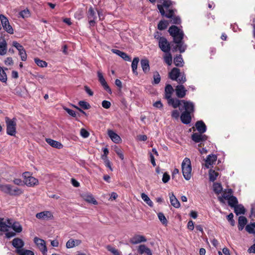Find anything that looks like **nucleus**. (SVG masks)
Instances as JSON below:
<instances>
[{
    "instance_id": "f257e3e1",
    "label": "nucleus",
    "mask_w": 255,
    "mask_h": 255,
    "mask_svg": "<svg viewBox=\"0 0 255 255\" xmlns=\"http://www.w3.org/2000/svg\"><path fill=\"white\" fill-rule=\"evenodd\" d=\"M160 2L162 4H157L158 9L162 16H165L167 18H172V22L174 24H179L181 22L180 18L179 17H173L174 10L170 9L169 7L175 4V2L169 0H160Z\"/></svg>"
},
{
    "instance_id": "f03ea898",
    "label": "nucleus",
    "mask_w": 255,
    "mask_h": 255,
    "mask_svg": "<svg viewBox=\"0 0 255 255\" xmlns=\"http://www.w3.org/2000/svg\"><path fill=\"white\" fill-rule=\"evenodd\" d=\"M182 171L184 178L189 180L192 176V167L191 161L188 158H185L182 162Z\"/></svg>"
},
{
    "instance_id": "7ed1b4c3",
    "label": "nucleus",
    "mask_w": 255,
    "mask_h": 255,
    "mask_svg": "<svg viewBox=\"0 0 255 255\" xmlns=\"http://www.w3.org/2000/svg\"><path fill=\"white\" fill-rule=\"evenodd\" d=\"M10 219L0 218V230L3 232H6L5 236L7 238H10L14 237L15 234L12 232H8L10 229Z\"/></svg>"
},
{
    "instance_id": "20e7f679",
    "label": "nucleus",
    "mask_w": 255,
    "mask_h": 255,
    "mask_svg": "<svg viewBox=\"0 0 255 255\" xmlns=\"http://www.w3.org/2000/svg\"><path fill=\"white\" fill-rule=\"evenodd\" d=\"M170 34L173 37L175 43H179L183 38V32L176 26L172 25L169 28Z\"/></svg>"
},
{
    "instance_id": "39448f33",
    "label": "nucleus",
    "mask_w": 255,
    "mask_h": 255,
    "mask_svg": "<svg viewBox=\"0 0 255 255\" xmlns=\"http://www.w3.org/2000/svg\"><path fill=\"white\" fill-rule=\"evenodd\" d=\"M6 124V133L10 135L14 136L16 133L15 119L10 120L8 118H5Z\"/></svg>"
},
{
    "instance_id": "423d86ee",
    "label": "nucleus",
    "mask_w": 255,
    "mask_h": 255,
    "mask_svg": "<svg viewBox=\"0 0 255 255\" xmlns=\"http://www.w3.org/2000/svg\"><path fill=\"white\" fill-rule=\"evenodd\" d=\"M24 178L23 182L29 187H32L38 184V180L35 177L30 175L29 172H25L22 174Z\"/></svg>"
},
{
    "instance_id": "0eeeda50",
    "label": "nucleus",
    "mask_w": 255,
    "mask_h": 255,
    "mask_svg": "<svg viewBox=\"0 0 255 255\" xmlns=\"http://www.w3.org/2000/svg\"><path fill=\"white\" fill-rule=\"evenodd\" d=\"M33 242L36 245L37 248L40 250L43 255H47V248L46 245V242L43 239L38 237H35Z\"/></svg>"
},
{
    "instance_id": "6e6552de",
    "label": "nucleus",
    "mask_w": 255,
    "mask_h": 255,
    "mask_svg": "<svg viewBox=\"0 0 255 255\" xmlns=\"http://www.w3.org/2000/svg\"><path fill=\"white\" fill-rule=\"evenodd\" d=\"M0 20L3 29L8 33H13V29L10 25L9 21L6 17L3 14L0 15Z\"/></svg>"
},
{
    "instance_id": "1a4fd4ad",
    "label": "nucleus",
    "mask_w": 255,
    "mask_h": 255,
    "mask_svg": "<svg viewBox=\"0 0 255 255\" xmlns=\"http://www.w3.org/2000/svg\"><path fill=\"white\" fill-rule=\"evenodd\" d=\"M159 47L165 53H168L170 50V45L167 39L164 37L159 38L158 41Z\"/></svg>"
},
{
    "instance_id": "9d476101",
    "label": "nucleus",
    "mask_w": 255,
    "mask_h": 255,
    "mask_svg": "<svg viewBox=\"0 0 255 255\" xmlns=\"http://www.w3.org/2000/svg\"><path fill=\"white\" fill-rule=\"evenodd\" d=\"M87 16L90 25L94 26L96 23L97 18V11L94 10L92 7H90L88 10Z\"/></svg>"
},
{
    "instance_id": "9b49d317",
    "label": "nucleus",
    "mask_w": 255,
    "mask_h": 255,
    "mask_svg": "<svg viewBox=\"0 0 255 255\" xmlns=\"http://www.w3.org/2000/svg\"><path fill=\"white\" fill-rule=\"evenodd\" d=\"M35 216L37 219L41 220H52L53 218L52 213L49 211H44L37 213Z\"/></svg>"
},
{
    "instance_id": "f8f14e48",
    "label": "nucleus",
    "mask_w": 255,
    "mask_h": 255,
    "mask_svg": "<svg viewBox=\"0 0 255 255\" xmlns=\"http://www.w3.org/2000/svg\"><path fill=\"white\" fill-rule=\"evenodd\" d=\"M97 76H98L99 82H100L101 84L103 87L104 89L107 92H108L109 94H111L112 93V90L110 89V88L109 87V86H108L107 82L106 81V80H105V78H104V76L103 75V73H102V72H101V70L98 71V72H97Z\"/></svg>"
},
{
    "instance_id": "ddd939ff",
    "label": "nucleus",
    "mask_w": 255,
    "mask_h": 255,
    "mask_svg": "<svg viewBox=\"0 0 255 255\" xmlns=\"http://www.w3.org/2000/svg\"><path fill=\"white\" fill-rule=\"evenodd\" d=\"M233 195V191L231 189H227L224 191L222 196L218 197L219 200L222 203H225V200H228Z\"/></svg>"
},
{
    "instance_id": "4468645a",
    "label": "nucleus",
    "mask_w": 255,
    "mask_h": 255,
    "mask_svg": "<svg viewBox=\"0 0 255 255\" xmlns=\"http://www.w3.org/2000/svg\"><path fill=\"white\" fill-rule=\"evenodd\" d=\"M12 246L16 249V252L18 254V250H22L24 246V243L21 239L14 238L12 241Z\"/></svg>"
},
{
    "instance_id": "2eb2a0df",
    "label": "nucleus",
    "mask_w": 255,
    "mask_h": 255,
    "mask_svg": "<svg viewBox=\"0 0 255 255\" xmlns=\"http://www.w3.org/2000/svg\"><path fill=\"white\" fill-rule=\"evenodd\" d=\"M81 196L83 200L89 203H92L94 205H97L98 204L97 201L94 199L93 195L90 193H83L81 194Z\"/></svg>"
},
{
    "instance_id": "dca6fc26",
    "label": "nucleus",
    "mask_w": 255,
    "mask_h": 255,
    "mask_svg": "<svg viewBox=\"0 0 255 255\" xmlns=\"http://www.w3.org/2000/svg\"><path fill=\"white\" fill-rule=\"evenodd\" d=\"M207 136L201 133H193L192 135V139L196 143L201 142L206 140Z\"/></svg>"
},
{
    "instance_id": "f3484780",
    "label": "nucleus",
    "mask_w": 255,
    "mask_h": 255,
    "mask_svg": "<svg viewBox=\"0 0 255 255\" xmlns=\"http://www.w3.org/2000/svg\"><path fill=\"white\" fill-rule=\"evenodd\" d=\"M217 159V157L215 154H210L209 155L206 160H205V166L207 168H209L211 166H212L216 161Z\"/></svg>"
},
{
    "instance_id": "a211bd4d",
    "label": "nucleus",
    "mask_w": 255,
    "mask_h": 255,
    "mask_svg": "<svg viewBox=\"0 0 255 255\" xmlns=\"http://www.w3.org/2000/svg\"><path fill=\"white\" fill-rule=\"evenodd\" d=\"M182 105H183L185 112L192 113L194 111V104L190 101H185L182 100Z\"/></svg>"
},
{
    "instance_id": "6ab92c4d",
    "label": "nucleus",
    "mask_w": 255,
    "mask_h": 255,
    "mask_svg": "<svg viewBox=\"0 0 255 255\" xmlns=\"http://www.w3.org/2000/svg\"><path fill=\"white\" fill-rule=\"evenodd\" d=\"M10 229H12L16 233H19L22 231V227L20 223L10 219Z\"/></svg>"
},
{
    "instance_id": "aec40b11",
    "label": "nucleus",
    "mask_w": 255,
    "mask_h": 255,
    "mask_svg": "<svg viewBox=\"0 0 255 255\" xmlns=\"http://www.w3.org/2000/svg\"><path fill=\"white\" fill-rule=\"evenodd\" d=\"M187 90L182 85H178L176 87V95L178 98H183L186 94Z\"/></svg>"
},
{
    "instance_id": "412c9836",
    "label": "nucleus",
    "mask_w": 255,
    "mask_h": 255,
    "mask_svg": "<svg viewBox=\"0 0 255 255\" xmlns=\"http://www.w3.org/2000/svg\"><path fill=\"white\" fill-rule=\"evenodd\" d=\"M108 134L114 142L119 143L122 141L121 137L113 130H108Z\"/></svg>"
},
{
    "instance_id": "4be33fe9",
    "label": "nucleus",
    "mask_w": 255,
    "mask_h": 255,
    "mask_svg": "<svg viewBox=\"0 0 255 255\" xmlns=\"http://www.w3.org/2000/svg\"><path fill=\"white\" fill-rule=\"evenodd\" d=\"M81 244V241L80 240L69 239L66 244V247L67 249H71L76 246H78Z\"/></svg>"
},
{
    "instance_id": "5701e85b",
    "label": "nucleus",
    "mask_w": 255,
    "mask_h": 255,
    "mask_svg": "<svg viewBox=\"0 0 255 255\" xmlns=\"http://www.w3.org/2000/svg\"><path fill=\"white\" fill-rule=\"evenodd\" d=\"M146 238L141 235H135L130 239V242L132 244H137L141 242H145Z\"/></svg>"
},
{
    "instance_id": "b1692460",
    "label": "nucleus",
    "mask_w": 255,
    "mask_h": 255,
    "mask_svg": "<svg viewBox=\"0 0 255 255\" xmlns=\"http://www.w3.org/2000/svg\"><path fill=\"white\" fill-rule=\"evenodd\" d=\"M180 74V73L179 69L177 68H174L169 73V76L170 78L172 80L177 81Z\"/></svg>"
},
{
    "instance_id": "393cba45",
    "label": "nucleus",
    "mask_w": 255,
    "mask_h": 255,
    "mask_svg": "<svg viewBox=\"0 0 255 255\" xmlns=\"http://www.w3.org/2000/svg\"><path fill=\"white\" fill-rule=\"evenodd\" d=\"M46 141L51 146L56 148L57 149H61L63 147V145L59 141L54 140L51 138H46Z\"/></svg>"
},
{
    "instance_id": "a878e982",
    "label": "nucleus",
    "mask_w": 255,
    "mask_h": 255,
    "mask_svg": "<svg viewBox=\"0 0 255 255\" xmlns=\"http://www.w3.org/2000/svg\"><path fill=\"white\" fill-rule=\"evenodd\" d=\"M195 126L199 133H203L206 131V126L202 121L197 122Z\"/></svg>"
},
{
    "instance_id": "bb28decb",
    "label": "nucleus",
    "mask_w": 255,
    "mask_h": 255,
    "mask_svg": "<svg viewBox=\"0 0 255 255\" xmlns=\"http://www.w3.org/2000/svg\"><path fill=\"white\" fill-rule=\"evenodd\" d=\"M112 51L122 57L123 59L127 61H129L131 60L130 58L125 52H122L119 50L113 49Z\"/></svg>"
},
{
    "instance_id": "cd10ccee",
    "label": "nucleus",
    "mask_w": 255,
    "mask_h": 255,
    "mask_svg": "<svg viewBox=\"0 0 255 255\" xmlns=\"http://www.w3.org/2000/svg\"><path fill=\"white\" fill-rule=\"evenodd\" d=\"M182 122L185 124H188L191 121L190 113L185 112L182 113L180 117Z\"/></svg>"
},
{
    "instance_id": "c85d7f7f",
    "label": "nucleus",
    "mask_w": 255,
    "mask_h": 255,
    "mask_svg": "<svg viewBox=\"0 0 255 255\" xmlns=\"http://www.w3.org/2000/svg\"><path fill=\"white\" fill-rule=\"evenodd\" d=\"M169 105H171L173 108H176L180 105H182V100H179L177 99L172 98L171 97L167 99Z\"/></svg>"
},
{
    "instance_id": "c756f323",
    "label": "nucleus",
    "mask_w": 255,
    "mask_h": 255,
    "mask_svg": "<svg viewBox=\"0 0 255 255\" xmlns=\"http://www.w3.org/2000/svg\"><path fill=\"white\" fill-rule=\"evenodd\" d=\"M170 201L171 204L175 208L180 207V204L173 193L169 194Z\"/></svg>"
},
{
    "instance_id": "7c9ffc66",
    "label": "nucleus",
    "mask_w": 255,
    "mask_h": 255,
    "mask_svg": "<svg viewBox=\"0 0 255 255\" xmlns=\"http://www.w3.org/2000/svg\"><path fill=\"white\" fill-rule=\"evenodd\" d=\"M23 193V190L17 187L11 185L10 195L12 196H18Z\"/></svg>"
},
{
    "instance_id": "2f4dec72",
    "label": "nucleus",
    "mask_w": 255,
    "mask_h": 255,
    "mask_svg": "<svg viewBox=\"0 0 255 255\" xmlns=\"http://www.w3.org/2000/svg\"><path fill=\"white\" fill-rule=\"evenodd\" d=\"M247 223V219L244 216H240L239 217L238 228L240 231H242L244 228Z\"/></svg>"
},
{
    "instance_id": "473e14b6",
    "label": "nucleus",
    "mask_w": 255,
    "mask_h": 255,
    "mask_svg": "<svg viewBox=\"0 0 255 255\" xmlns=\"http://www.w3.org/2000/svg\"><path fill=\"white\" fill-rule=\"evenodd\" d=\"M141 66L144 73H147L149 71L150 68L149 61L147 59H142L140 61Z\"/></svg>"
},
{
    "instance_id": "72a5a7b5",
    "label": "nucleus",
    "mask_w": 255,
    "mask_h": 255,
    "mask_svg": "<svg viewBox=\"0 0 255 255\" xmlns=\"http://www.w3.org/2000/svg\"><path fill=\"white\" fill-rule=\"evenodd\" d=\"M174 90L171 85L168 84L167 85L165 88V97L166 99L171 97L172 94Z\"/></svg>"
},
{
    "instance_id": "f704fd0d",
    "label": "nucleus",
    "mask_w": 255,
    "mask_h": 255,
    "mask_svg": "<svg viewBox=\"0 0 255 255\" xmlns=\"http://www.w3.org/2000/svg\"><path fill=\"white\" fill-rule=\"evenodd\" d=\"M234 211L237 215L244 214L245 213V209L242 205L238 204L234 207Z\"/></svg>"
},
{
    "instance_id": "c9c22d12",
    "label": "nucleus",
    "mask_w": 255,
    "mask_h": 255,
    "mask_svg": "<svg viewBox=\"0 0 255 255\" xmlns=\"http://www.w3.org/2000/svg\"><path fill=\"white\" fill-rule=\"evenodd\" d=\"M11 185L6 184H0V190L2 192L10 195Z\"/></svg>"
},
{
    "instance_id": "e433bc0d",
    "label": "nucleus",
    "mask_w": 255,
    "mask_h": 255,
    "mask_svg": "<svg viewBox=\"0 0 255 255\" xmlns=\"http://www.w3.org/2000/svg\"><path fill=\"white\" fill-rule=\"evenodd\" d=\"M6 52V42L4 40H0V55H3Z\"/></svg>"
},
{
    "instance_id": "4c0bfd02",
    "label": "nucleus",
    "mask_w": 255,
    "mask_h": 255,
    "mask_svg": "<svg viewBox=\"0 0 255 255\" xmlns=\"http://www.w3.org/2000/svg\"><path fill=\"white\" fill-rule=\"evenodd\" d=\"M139 59L138 57H135L132 62L131 63V68L132 72L135 75H137V72L136 71L137 65L139 62Z\"/></svg>"
},
{
    "instance_id": "58836bf2",
    "label": "nucleus",
    "mask_w": 255,
    "mask_h": 255,
    "mask_svg": "<svg viewBox=\"0 0 255 255\" xmlns=\"http://www.w3.org/2000/svg\"><path fill=\"white\" fill-rule=\"evenodd\" d=\"M219 175L218 172L214 170L210 169L209 171V180L210 181H214Z\"/></svg>"
},
{
    "instance_id": "ea45409f",
    "label": "nucleus",
    "mask_w": 255,
    "mask_h": 255,
    "mask_svg": "<svg viewBox=\"0 0 255 255\" xmlns=\"http://www.w3.org/2000/svg\"><path fill=\"white\" fill-rule=\"evenodd\" d=\"M213 191L217 195H219L223 190V188L220 183H214L213 184Z\"/></svg>"
},
{
    "instance_id": "a19ab883",
    "label": "nucleus",
    "mask_w": 255,
    "mask_h": 255,
    "mask_svg": "<svg viewBox=\"0 0 255 255\" xmlns=\"http://www.w3.org/2000/svg\"><path fill=\"white\" fill-rule=\"evenodd\" d=\"M141 197L142 199L150 207H153V203L148 196L144 193H141Z\"/></svg>"
},
{
    "instance_id": "79ce46f5",
    "label": "nucleus",
    "mask_w": 255,
    "mask_h": 255,
    "mask_svg": "<svg viewBox=\"0 0 255 255\" xmlns=\"http://www.w3.org/2000/svg\"><path fill=\"white\" fill-rule=\"evenodd\" d=\"M7 80V75L4 70L0 66V81L2 83H6Z\"/></svg>"
},
{
    "instance_id": "37998d69",
    "label": "nucleus",
    "mask_w": 255,
    "mask_h": 255,
    "mask_svg": "<svg viewBox=\"0 0 255 255\" xmlns=\"http://www.w3.org/2000/svg\"><path fill=\"white\" fill-rule=\"evenodd\" d=\"M228 201L229 205L231 207L233 208H234L236 205H237L238 203L237 198L236 197L233 196V195L228 200Z\"/></svg>"
},
{
    "instance_id": "c03bdc74",
    "label": "nucleus",
    "mask_w": 255,
    "mask_h": 255,
    "mask_svg": "<svg viewBox=\"0 0 255 255\" xmlns=\"http://www.w3.org/2000/svg\"><path fill=\"white\" fill-rule=\"evenodd\" d=\"M34 60L36 65L39 67L44 68L46 67L48 65V64L46 61L42 60L38 58H35Z\"/></svg>"
},
{
    "instance_id": "a18cd8bd",
    "label": "nucleus",
    "mask_w": 255,
    "mask_h": 255,
    "mask_svg": "<svg viewBox=\"0 0 255 255\" xmlns=\"http://www.w3.org/2000/svg\"><path fill=\"white\" fill-rule=\"evenodd\" d=\"M174 63L176 66L181 67L183 65V60L180 55L174 58Z\"/></svg>"
},
{
    "instance_id": "49530a36",
    "label": "nucleus",
    "mask_w": 255,
    "mask_h": 255,
    "mask_svg": "<svg viewBox=\"0 0 255 255\" xmlns=\"http://www.w3.org/2000/svg\"><path fill=\"white\" fill-rule=\"evenodd\" d=\"M164 60L165 62L168 65H170L171 64L172 58L171 54L169 53V52L168 53H165V54L164 56Z\"/></svg>"
},
{
    "instance_id": "de8ad7c7",
    "label": "nucleus",
    "mask_w": 255,
    "mask_h": 255,
    "mask_svg": "<svg viewBox=\"0 0 255 255\" xmlns=\"http://www.w3.org/2000/svg\"><path fill=\"white\" fill-rule=\"evenodd\" d=\"M246 230L250 234H255V223L247 225Z\"/></svg>"
},
{
    "instance_id": "09e8293b",
    "label": "nucleus",
    "mask_w": 255,
    "mask_h": 255,
    "mask_svg": "<svg viewBox=\"0 0 255 255\" xmlns=\"http://www.w3.org/2000/svg\"><path fill=\"white\" fill-rule=\"evenodd\" d=\"M18 254L19 255H34L33 252L32 251L24 249H23L22 250H18Z\"/></svg>"
},
{
    "instance_id": "8fccbe9b",
    "label": "nucleus",
    "mask_w": 255,
    "mask_h": 255,
    "mask_svg": "<svg viewBox=\"0 0 255 255\" xmlns=\"http://www.w3.org/2000/svg\"><path fill=\"white\" fill-rule=\"evenodd\" d=\"M168 22L165 20H161L158 24V28L159 30H164L167 27Z\"/></svg>"
},
{
    "instance_id": "3c124183",
    "label": "nucleus",
    "mask_w": 255,
    "mask_h": 255,
    "mask_svg": "<svg viewBox=\"0 0 255 255\" xmlns=\"http://www.w3.org/2000/svg\"><path fill=\"white\" fill-rule=\"evenodd\" d=\"M19 15L23 18L28 17L30 16V12L28 9H24L21 11L19 13Z\"/></svg>"
},
{
    "instance_id": "603ef678",
    "label": "nucleus",
    "mask_w": 255,
    "mask_h": 255,
    "mask_svg": "<svg viewBox=\"0 0 255 255\" xmlns=\"http://www.w3.org/2000/svg\"><path fill=\"white\" fill-rule=\"evenodd\" d=\"M79 105L84 110H88L91 108L90 104L84 101H81L79 102Z\"/></svg>"
},
{
    "instance_id": "864d4df0",
    "label": "nucleus",
    "mask_w": 255,
    "mask_h": 255,
    "mask_svg": "<svg viewBox=\"0 0 255 255\" xmlns=\"http://www.w3.org/2000/svg\"><path fill=\"white\" fill-rule=\"evenodd\" d=\"M158 218L160 221L163 224L166 225L167 223V221L164 215L162 213H159L158 214Z\"/></svg>"
},
{
    "instance_id": "5fc2aeb1",
    "label": "nucleus",
    "mask_w": 255,
    "mask_h": 255,
    "mask_svg": "<svg viewBox=\"0 0 255 255\" xmlns=\"http://www.w3.org/2000/svg\"><path fill=\"white\" fill-rule=\"evenodd\" d=\"M176 43L177 44V47L181 53L185 51L186 47V45H184L182 42V40L179 42V43Z\"/></svg>"
},
{
    "instance_id": "6e6d98bb",
    "label": "nucleus",
    "mask_w": 255,
    "mask_h": 255,
    "mask_svg": "<svg viewBox=\"0 0 255 255\" xmlns=\"http://www.w3.org/2000/svg\"><path fill=\"white\" fill-rule=\"evenodd\" d=\"M19 55L20 57L21 60L25 61L27 59V54L24 49L18 52Z\"/></svg>"
},
{
    "instance_id": "4d7b16f0",
    "label": "nucleus",
    "mask_w": 255,
    "mask_h": 255,
    "mask_svg": "<svg viewBox=\"0 0 255 255\" xmlns=\"http://www.w3.org/2000/svg\"><path fill=\"white\" fill-rule=\"evenodd\" d=\"M80 133L81 136L84 138L88 137L90 135L89 132L84 128L80 129Z\"/></svg>"
},
{
    "instance_id": "13d9d810",
    "label": "nucleus",
    "mask_w": 255,
    "mask_h": 255,
    "mask_svg": "<svg viewBox=\"0 0 255 255\" xmlns=\"http://www.w3.org/2000/svg\"><path fill=\"white\" fill-rule=\"evenodd\" d=\"M115 151L122 160L124 159V156L122 150L120 148H118L117 146H115Z\"/></svg>"
},
{
    "instance_id": "bf43d9fd",
    "label": "nucleus",
    "mask_w": 255,
    "mask_h": 255,
    "mask_svg": "<svg viewBox=\"0 0 255 255\" xmlns=\"http://www.w3.org/2000/svg\"><path fill=\"white\" fill-rule=\"evenodd\" d=\"M148 250V248H147L145 245H140L138 247V252L140 254H142L143 253H146V251Z\"/></svg>"
},
{
    "instance_id": "052dcab7",
    "label": "nucleus",
    "mask_w": 255,
    "mask_h": 255,
    "mask_svg": "<svg viewBox=\"0 0 255 255\" xmlns=\"http://www.w3.org/2000/svg\"><path fill=\"white\" fill-rule=\"evenodd\" d=\"M153 83L155 84H158L160 81V76L158 72H156L153 75Z\"/></svg>"
},
{
    "instance_id": "680f3d73",
    "label": "nucleus",
    "mask_w": 255,
    "mask_h": 255,
    "mask_svg": "<svg viewBox=\"0 0 255 255\" xmlns=\"http://www.w3.org/2000/svg\"><path fill=\"white\" fill-rule=\"evenodd\" d=\"M103 160H104V163L106 167L109 168L111 171H113V168L111 166V163L110 160L108 159L107 157H103Z\"/></svg>"
},
{
    "instance_id": "e2e57ef3",
    "label": "nucleus",
    "mask_w": 255,
    "mask_h": 255,
    "mask_svg": "<svg viewBox=\"0 0 255 255\" xmlns=\"http://www.w3.org/2000/svg\"><path fill=\"white\" fill-rule=\"evenodd\" d=\"M63 109L66 111V112L70 116H71L72 117H75L76 116V112L72 110H71L68 108H66V107H63Z\"/></svg>"
},
{
    "instance_id": "0e129e2a",
    "label": "nucleus",
    "mask_w": 255,
    "mask_h": 255,
    "mask_svg": "<svg viewBox=\"0 0 255 255\" xmlns=\"http://www.w3.org/2000/svg\"><path fill=\"white\" fill-rule=\"evenodd\" d=\"M107 249L109 251L113 253L114 255H120L118 251L111 246H108Z\"/></svg>"
},
{
    "instance_id": "69168bd1",
    "label": "nucleus",
    "mask_w": 255,
    "mask_h": 255,
    "mask_svg": "<svg viewBox=\"0 0 255 255\" xmlns=\"http://www.w3.org/2000/svg\"><path fill=\"white\" fill-rule=\"evenodd\" d=\"M12 45L17 49L18 52L24 49L23 47L16 41H13Z\"/></svg>"
},
{
    "instance_id": "338daca9",
    "label": "nucleus",
    "mask_w": 255,
    "mask_h": 255,
    "mask_svg": "<svg viewBox=\"0 0 255 255\" xmlns=\"http://www.w3.org/2000/svg\"><path fill=\"white\" fill-rule=\"evenodd\" d=\"M102 107L106 109H108L110 108L111 104L109 101L104 100L102 103Z\"/></svg>"
},
{
    "instance_id": "774afa93",
    "label": "nucleus",
    "mask_w": 255,
    "mask_h": 255,
    "mask_svg": "<svg viewBox=\"0 0 255 255\" xmlns=\"http://www.w3.org/2000/svg\"><path fill=\"white\" fill-rule=\"evenodd\" d=\"M170 179V176L167 173H164L163 175L162 180L164 183H167Z\"/></svg>"
}]
</instances>
